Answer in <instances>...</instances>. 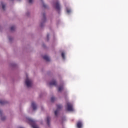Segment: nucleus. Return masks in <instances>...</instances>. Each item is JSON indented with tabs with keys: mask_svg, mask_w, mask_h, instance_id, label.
<instances>
[{
	"mask_svg": "<svg viewBox=\"0 0 128 128\" xmlns=\"http://www.w3.org/2000/svg\"><path fill=\"white\" fill-rule=\"evenodd\" d=\"M42 16H43L44 19L46 20V14L44 13L42 14Z\"/></svg>",
	"mask_w": 128,
	"mask_h": 128,
	"instance_id": "a211bd4d",
	"label": "nucleus"
},
{
	"mask_svg": "<svg viewBox=\"0 0 128 128\" xmlns=\"http://www.w3.org/2000/svg\"><path fill=\"white\" fill-rule=\"evenodd\" d=\"M32 106L33 108V110H36V104L34 102L32 103Z\"/></svg>",
	"mask_w": 128,
	"mask_h": 128,
	"instance_id": "6e6552de",
	"label": "nucleus"
},
{
	"mask_svg": "<svg viewBox=\"0 0 128 128\" xmlns=\"http://www.w3.org/2000/svg\"><path fill=\"white\" fill-rule=\"evenodd\" d=\"M5 119H6V117L4 116H2L1 118L2 120H4Z\"/></svg>",
	"mask_w": 128,
	"mask_h": 128,
	"instance_id": "6ab92c4d",
	"label": "nucleus"
},
{
	"mask_svg": "<svg viewBox=\"0 0 128 128\" xmlns=\"http://www.w3.org/2000/svg\"><path fill=\"white\" fill-rule=\"evenodd\" d=\"M67 110H68V112H74L72 104L70 102L67 103Z\"/></svg>",
	"mask_w": 128,
	"mask_h": 128,
	"instance_id": "f257e3e1",
	"label": "nucleus"
},
{
	"mask_svg": "<svg viewBox=\"0 0 128 128\" xmlns=\"http://www.w3.org/2000/svg\"><path fill=\"white\" fill-rule=\"evenodd\" d=\"M10 40V38H9Z\"/></svg>",
	"mask_w": 128,
	"mask_h": 128,
	"instance_id": "b1692460",
	"label": "nucleus"
},
{
	"mask_svg": "<svg viewBox=\"0 0 128 128\" xmlns=\"http://www.w3.org/2000/svg\"><path fill=\"white\" fill-rule=\"evenodd\" d=\"M71 10H70V9H69V8H66V12L67 14H70V12Z\"/></svg>",
	"mask_w": 128,
	"mask_h": 128,
	"instance_id": "dca6fc26",
	"label": "nucleus"
},
{
	"mask_svg": "<svg viewBox=\"0 0 128 128\" xmlns=\"http://www.w3.org/2000/svg\"><path fill=\"white\" fill-rule=\"evenodd\" d=\"M50 116H48L46 118V122L48 126H50Z\"/></svg>",
	"mask_w": 128,
	"mask_h": 128,
	"instance_id": "9d476101",
	"label": "nucleus"
},
{
	"mask_svg": "<svg viewBox=\"0 0 128 128\" xmlns=\"http://www.w3.org/2000/svg\"><path fill=\"white\" fill-rule=\"evenodd\" d=\"M28 120L33 128H38V126L34 124V121L33 120L30 118L28 119Z\"/></svg>",
	"mask_w": 128,
	"mask_h": 128,
	"instance_id": "39448f33",
	"label": "nucleus"
},
{
	"mask_svg": "<svg viewBox=\"0 0 128 128\" xmlns=\"http://www.w3.org/2000/svg\"><path fill=\"white\" fill-rule=\"evenodd\" d=\"M62 108V106L61 104H58L57 105V110L54 112V114L56 116H58V114L60 112V110Z\"/></svg>",
	"mask_w": 128,
	"mask_h": 128,
	"instance_id": "20e7f679",
	"label": "nucleus"
},
{
	"mask_svg": "<svg viewBox=\"0 0 128 128\" xmlns=\"http://www.w3.org/2000/svg\"><path fill=\"white\" fill-rule=\"evenodd\" d=\"M28 2L29 4H32V0H29Z\"/></svg>",
	"mask_w": 128,
	"mask_h": 128,
	"instance_id": "aec40b11",
	"label": "nucleus"
},
{
	"mask_svg": "<svg viewBox=\"0 0 128 128\" xmlns=\"http://www.w3.org/2000/svg\"><path fill=\"white\" fill-rule=\"evenodd\" d=\"M64 90V86H60L58 87V92H62Z\"/></svg>",
	"mask_w": 128,
	"mask_h": 128,
	"instance_id": "9b49d317",
	"label": "nucleus"
},
{
	"mask_svg": "<svg viewBox=\"0 0 128 128\" xmlns=\"http://www.w3.org/2000/svg\"><path fill=\"white\" fill-rule=\"evenodd\" d=\"M6 104V101H2L0 100V104Z\"/></svg>",
	"mask_w": 128,
	"mask_h": 128,
	"instance_id": "ddd939ff",
	"label": "nucleus"
},
{
	"mask_svg": "<svg viewBox=\"0 0 128 128\" xmlns=\"http://www.w3.org/2000/svg\"><path fill=\"white\" fill-rule=\"evenodd\" d=\"M2 110H0V114L2 115Z\"/></svg>",
	"mask_w": 128,
	"mask_h": 128,
	"instance_id": "4be33fe9",
	"label": "nucleus"
},
{
	"mask_svg": "<svg viewBox=\"0 0 128 128\" xmlns=\"http://www.w3.org/2000/svg\"><path fill=\"white\" fill-rule=\"evenodd\" d=\"M16 28V26H12L10 28V30H14V29Z\"/></svg>",
	"mask_w": 128,
	"mask_h": 128,
	"instance_id": "4468645a",
	"label": "nucleus"
},
{
	"mask_svg": "<svg viewBox=\"0 0 128 128\" xmlns=\"http://www.w3.org/2000/svg\"><path fill=\"white\" fill-rule=\"evenodd\" d=\"M49 84L50 86H56V80H53L50 82Z\"/></svg>",
	"mask_w": 128,
	"mask_h": 128,
	"instance_id": "0eeeda50",
	"label": "nucleus"
},
{
	"mask_svg": "<svg viewBox=\"0 0 128 128\" xmlns=\"http://www.w3.org/2000/svg\"><path fill=\"white\" fill-rule=\"evenodd\" d=\"M54 100H56V98H55L54 97H52V98H51V102H54Z\"/></svg>",
	"mask_w": 128,
	"mask_h": 128,
	"instance_id": "f3484780",
	"label": "nucleus"
},
{
	"mask_svg": "<svg viewBox=\"0 0 128 128\" xmlns=\"http://www.w3.org/2000/svg\"><path fill=\"white\" fill-rule=\"evenodd\" d=\"M25 84L28 88H30L32 86V80L27 78L25 81Z\"/></svg>",
	"mask_w": 128,
	"mask_h": 128,
	"instance_id": "f03ea898",
	"label": "nucleus"
},
{
	"mask_svg": "<svg viewBox=\"0 0 128 128\" xmlns=\"http://www.w3.org/2000/svg\"><path fill=\"white\" fill-rule=\"evenodd\" d=\"M54 8L58 12L60 10V2H58L57 1L55 2Z\"/></svg>",
	"mask_w": 128,
	"mask_h": 128,
	"instance_id": "7ed1b4c3",
	"label": "nucleus"
},
{
	"mask_svg": "<svg viewBox=\"0 0 128 128\" xmlns=\"http://www.w3.org/2000/svg\"><path fill=\"white\" fill-rule=\"evenodd\" d=\"M47 38H48V35L47 36Z\"/></svg>",
	"mask_w": 128,
	"mask_h": 128,
	"instance_id": "5701e85b",
	"label": "nucleus"
},
{
	"mask_svg": "<svg viewBox=\"0 0 128 128\" xmlns=\"http://www.w3.org/2000/svg\"><path fill=\"white\" fill-rule=\"evenodd\" d=\"M62 56L63 60H64V58H66V56H64V52L62 53Z\"/></svg>",
	"mask_w": 128,
	"mask_h": 128,
	"instance_id": "2eb2a0df",
	"label": "nucleus"
},
{
	"mask_svg": "<svg viewBox=\"0 0 128 128\" xmlns=\"http://www.w3.org/2000/svg\"><path fill=\"white\" fill-rule=\"evenodd\" d=\"M43 58L46 62H50V57L48 56H43Z\"/></svg>",
	"mask_w": 128,
	"mask_h": 128,
	"instance_id": "1a4fd4ad",
	"label": "nucleus"
},
{
	"mask_svg": "<svg viewBox=\"0 0 128 128\" xmlns=\"http://www.w3.org/2000/svg\"><path fill=\"white\" fill-rule=\"evenodd\" d=\"M1 4L2 6V10H6V4H4V3L2 2H1Z\"/></svg>",
	"mask_w": 128,
	"mask_h": 128,
	"instance_id": "f8f14e48",
	"label": "nucleus"
},
{
	"mask_svg": "<svg viewBox=\"0 0 128 128\" xmlns=\"http://www.w3.org/2000/svg\"><path fill=\"white\" fill-rule=\"evenodd\" d=\"M43 6H44V8H46V5L44 4H43Z\"/></svg>",
	"mask_w": 128,
	"mask_h": 128,
	"instance_id": "412c9836",
	"label": "nucleus"
},
{
	"mask_svg": "<svg viewBox=\"0 0 128 128\" xmlns=\"http://www.w3.org/2000/svg\"><path fill=\"white\" fill-rule=\"evenodd\" d=\"M76 126L78 128H82V122L81 121H78L77 122Z\"/></svg>",
	"mask_w": 128,
	"mask_h": 128,
	"instance_id": "423d86ee",
	"label": "nucleus"
}]
</instances>
